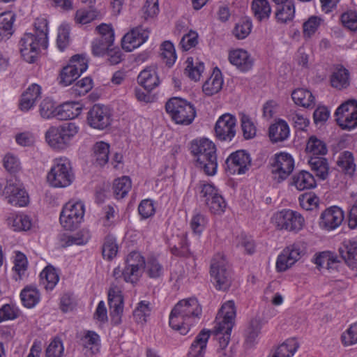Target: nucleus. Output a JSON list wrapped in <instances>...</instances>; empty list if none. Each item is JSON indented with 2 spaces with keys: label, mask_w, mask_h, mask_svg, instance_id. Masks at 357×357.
Listing matches in <instances>:
<instances>
[{
  "label": "nucleus",
  "mask_w": 357,
  "mask_h": 357,
  "mask_svg": "<svg viewBox=\"0 0 357 357\" xmlns=\"http://www.w3.org/2000/svg\"><path fill=\"white\" fill-rule=\"evenodd\" d=\"M202 312V307L197 298L183 299L172 310L169 314V326L181 335H186L190 326L199 320Z\"/></svg>",
  "instance_id": "1"
},
{
  "label": "nucleus",
  "mask_w": 357,
  "mask_h": 357,
  "mask_svg": "<svg viewBox=\"0 0 357 357\" xmlns=\"http://www.w3.org/2000/svg\"><path fill=\"white\" fill-rule=\"evenodd\" d=\"M191 153L195 158V166L208 176L216 174L218 168L216 148L207 139L194 141L191 144Z\"/></svg>",
  "instance_id": "2"
},
{
  "label": "nucleus",
  "mask_w": 357,
  "mask_h": 357,
  "mask_svg": "<svg viewBox=\"0 0 357 357\" xmlns=\"http://www.w3.org/2000/svg\"><path fill=\"white\" fill-rule=\"evenodd\" d=\"M235 317L236 308L233 301L225 303L217 314L214 332L219 341L221 350H224L229 342Z\"/></svg>",
  "instance_id": "3"
},
{
  "label": "nucleus",
  "mask_w": 357,
  "mask_h": 357,
  "mask_svg": "<svg viewBox=\"0 0 357 357\" xmlns=\"http://www.w3.org/2000/svg\"><path fill=\"white\" fill-rule=\"evenodd\" d=\"M75 179L70 161L66 158H56L47 175V181L54 188L69 186Z\"/></svg>",
  "instance_id": "4"
},
{
  "label": "nucleus",
  "mask_w": 357,
  "mask_h": 357,
  "mask_svg": "<svg viewBox=\"0 0 357 357\" xmlns=\"http://www.w3.org/2000/svg\"><path fill=\"white\" fill-rule=\"evenodd\" d=\"M79 128L73 122H66L59 126L50 127L45 133L48 144L54 149H64L78 133Z\"/></svg>",
  "instance_id": "5"
},
{
  "label": "nucleus",
  "mask_w": 357,
  "mask_h": 357,
  "mask_svg": "<svg viewBox=\"0 0 357 357\" xmlns=\"http://www.w3.org/2000/svg\"><path fill=\"white\" fill-rule=\"evenodd\" d=\"M167 112L177 124L190 125L196 116V110L192 104L186 100L174 97L165 105Z\"/></svg>",
  "instance_id": "6"
},
{
  "label": "nucleus",
  "mask_w": 357,
  "mask_h": 357,
  "mask_svg": "<svg viewBox=\"0 0 357 357\" xmlns=\"http://www.w3.org/2000/svg\"><path fill=\"white\" fill-rule=\"evenodd\" d=\"M210 275L211 282L218 291H226L231 284L232 273L225 257L215 255L211 260Z\"/></svg>",
  "instance_id": "7"
},
{
  "label": "nucleus",
  "mask_w": 357,
  "mask_h": 357,
  "mask_svg": "<svg viewBox=\"0 0 357 357\" xmlns=\"http://www.w3.org/2000/svg\"><path fill=\"white\" fill-rule=\"evenodd\" d=\"M272 222L278 229L298 232L303 227L305 220L297 211L282 209L273 214Z\"/></svg>",
  "instance_id": "8"
},
{
  "label": "nucleus",
  "mask_w": 357,
  "mask_h": 357,
  "mask_svg": "<svg viewBox=\"0 0 357 357\" xmlns=\"http://www.w3.org/2000/svg\"><path fill=\"white\" fill-rule=\"evenodd\" d=\"M84 205L82 202H69L63 207L60 214V223L66 230H74L77 228L83 220Z\"/></svg>",
  "instance_id": "9"
},
{
  "label": "nucleus",
  "mask_w": 357,
  "mask_h": 357,
  "mask_svg": "<svg viewBox=\"0 0 357 357\" xmlns=\"http://www.w3.org/2000/svg\"><path fill=\"white\" fill-rule=\"evenodd\" d=\"M88 68V61L83 55L75 54L60 73L59 83L65 86L70 85Z\"/></svg>",
  "instance_id": "10"
},
{
  "label": "nucleus",
  "mask_w": 357,
  "mask_h": 357,
  "mask_svg": "<svg viewBox=\"0 0 357 357\" xmlns=\"http://www.w3.org/2000/svg\"><path fill=\"white\" fill-rule=\"evenodd\" d=\"M271 173L277 183L284 181L293 172L294 160L287 153L280 152L274 155L270 160Z\"/></svg>",
  "instance_id": "11"
},
{
  "label": "nucleus",
  "mask_w": 357,
  "mask_h": 357,
  "mask_svg": "<svg viewBox=\"0 0 357 357\" xmlns=\"http://www.w3.org/2000/svg\"><path fill=\"white\" fill-rule=\"evenodd\" d=\"M338 126L346 130L357 127V100H349L341 104L335 112Z\"/></svg>",
  "instance_id": "12"
},
{
  "label": "nucleus",
  "mask_w": 357,
  "mask_h": 357,
  "mask_svg": "<svg viewBox=\"0 0 357 357\" xmlns=\"http://www.w3.org/2000/svg\"><path fill=\"white\" fill-rule=\"evenodd\" d=\"M112 114L109 107L95 104L87 112L86 123L92 128L103 130L110 126Z\"/></svg>",
  "instance_id": "13"
},
{
  "label": "nucleus",
  "mask_w": 357,
  "mask_h": 357,
  "mask_svg": "<svg viewBox=\"0 0 357 357\" xmlns=\"http://www.w3.org/2000/svg\"><path fill=\"white\" fill-rule=\"evenodd\" d=\"M20 51L24 60L29 63H33L36 61L40 52V47L47 49L48 45H44L35 34L26 33L21 38L19 43Z\"/></svg>",
  "instance_id": "14"
},
{
  "label": "nucleus",
  "mask_w": 357,
  "mask_h": 357,
  "mask_svg": "<svg viewBox=\"0 0 357 357\" xmlns=\"http://www.w3.org/2000/svg\"><path fill=\"white\" fill-rule=\"evenodd\" d=\"M305 252V246L301 242L294 243L285 248L278 257L276 261L277 271L278 272L286 271L301 259Z\"/></svg>",
  "instance_id": "15"
},
{
  "label": "nucleus",
  "mask_w": 357,
  "mask_h": 357,
  "mask_svg": "<svg viewBox=\"0 0 357 357\" xmlns=\"http://www.w3.org/2000/svg\"><path fill=\"white\" fill-rule=\"evenodd\" d=\"M2 195L5 196L8 204L15 206H25L28 204L29 195L16 178L7 181Z\"/></svg>",
  "instance_id": "16"
},
{
  "label": "nucleus",
  "mask_w": 357,
  "mask_h": 357,
  "mask_svg": "<svg viewBox=\"0 0 357 357\" xmlns=\"http://www.w3.org/2000/svg\"><path fill=\"white\" fill-rule=\"evenodd\" d=\"M252 165L250 153L245 150H238L231 153L225 161V169L231 174H243Z\"/></svg>",
  "instance_id": "17"
},
{
  "label": "nucleus",
  "mask_w": 357,
  "mask_h": 357,
  "mask_svg": "<svg viewBox=\"0 0 357 357\" xmlns=\"http://www.w3.org/2000/svg\"><path fill=\"white\" fill-rule=\"evenodd\" d=\"M236 118L229 114L220 116L214 128L217 139L222 142H231L236 135Z\"/></svg>",
  "instance_id": "18"
},
{
  "label": "nucleus",
  "mask_w": 357,
  "mask_h": 357,
  "mask_svg": "<svg viewBox=\"0 0 357 357\" xmlns=\"http://www.w3.org/2000/svg\"><path fill=\"white\" fill-rule=\"evenodd\" d=\"M344 219L343 211L340 207L333 206L325 209L321 213L319 225L321 228L331 231L337 228Z\"/></svg>",
  "instance_id": "19"
},
{
  "label": "nucleus",
  "mask_w": 357,
  "mask_h": 357,
  "mask_svg": "<svg viewBox=\"0 0 357 357\" xmlns=\"http://www.w3.org/2000/svg\"><path fill=\"white\" fill-rule=\"evenodd\" d=\"M108 304L112 323L114 325L120 324L123 311V297L116 287H111L108 291Z\"/></svg>",
  "instance_id": "20"
},
{
  "label": "nucleus",
  "mask_w": 357,
  "mask_h": 357,
  "mask_svg": "<svg viewBox=\"0 0 357 357\" xmlns=\"http://www.w3.org/2000/svg\"><path fill=\"white\" fill-rule=\"evenodd\" d=\"M149 38V31L142 26L133 28L127 33L121 40L122 48L126 52H132L144 43Z\"/></svg>",
  "instance_id": "21"
},
{
  "label": "nucleus",
  "mask_w": 357,
  "mask_h": 357,
  "mask_svg": "<svg viewBox=\"0 0 357 357\" xmlns=\"http://www.w3.org/2000/svg\"><path fill=\"white\" fill-rule=\"evenodd\" d=\"M228 59L232 65L242 72L250 70L253 66V59L250 54L243 49L229 51Z\"/></svg>",
  "instance_id": "22"
},
{
  "label": "nucleus",
  "mask_w": 357,
  "mask_h": 357,
  "mask_svg": "<svg viewBox=\"0 0 357 357\" xmlns=\"http://www.w3.org/2000/svg\"><path fill=\"white\" fill-rule=\"evenodd\" d=\"M330 82L332 87L342 90L350 85V73L341 64L335 66L330 77Z\"/></svg>",
  "instance_id": "23"
},
{
  "label": "nucleus",
  "mask_w": 357,
  "mask_h": 357,
  "mask_svg": "<svg viewBox=\"0 0 357 357\" xmlns=\"http://www.w3.org/2000/svg\"><path fill=\"white\" fill-rule=\"evenodd\" d=\"M41 98V87L37 84H31L22 94L20 109L27 112L35 105L38 99Z\"/></svg>",
  "instance_id": "24"
},
{
  "label": "nucleus",
  "mask_w": 357,
  "mask_h": 357,
  "mask_svg": "<svg viewBox=\"0 0 357 357\" xmlns=\"http://www.w3.org/2000/svg\"><path fill=\"white\" fill-rule=\"evenodd\" d=\"M137 82L148 93L159 86L160 82L156 70L153 67H147L140 72L137 77Z\"/></svg>",
  "instance_id": "25"
},
{
  "label": "nucleus",
  "mask_w": 357,
  "mask_h": 357,
  "mask_svg": "<svg viewBox=\"0 0 357 357\" xmlns=\"http://www.w3.org/2000/svg\"><path fill=\"white\" fill-rule=\"evenodd\" d=\"M145 259L144 257L138 252H131L126 259V268L128 269L130 275L137 281L140 277L139 270L144 268L145 266Z\"/></svg>",
  "instance_id": "26"
},
{
  "label": "nucleus",
  "mask_w": 357,
  "mask_h": 357,
  "mask_svg": "<svg viewBox=\"0 0 357 357\" xmlns=\"http://www.w3.org/2000/svg\"><path fill=\"white\" fill-rule=\"evenodd\" d=\"M289 127L287 123L282 119H279L275 123L271 125L268 129V136L272 143L284 142L289 136Z\"/></svg>",
  "instance_id": "27"
},
{
  "label": "nucleus",
  "mask_w": 357,
  "mask_h": 357,
  "mask_svg": "<svg viewBox=\"0 0 357 357\" xmlns=\"http://www.w3.org/2000/svg\"><path fill=\"white\" fill-rule=\"evenodd\" d=\"M290 185L295 186L298 190L302 191L316 187V181L312 174L303 170L292 176Z\"/></svg>",
  "instance_id": "28"
},
{
  "label": "nucleus",
  "mask_w": 357,
  "mask_h": 357,
  "mask_svg": "<svg viewBox=\"0 0 357 357\" xmlns=\"http://www.w3.org/2000/svg\"><path fill=\"white\" fill-rule=\"evenodd\" d=\"M222 73L218 68H215L210 78L203 84L202 91L206 96H211L218 93L222 89Z\"/></svg>",
  "instance_id": "29"
},
{
  "label": "nucleus",
  "mask_w": 357,
  "mask_h": 357,
  "mask_svg": "<svg viewBox=\"0 0 357 357\" xmlns=\"http://www.w3.org/2000/svg\"><path fill=\"white\" fill-rule=\"evenodd\" d=\"M211 333V331L205 328L198 333L190 347V353L193 356H204Z\"/></svg>",
  "instance_id": "30"
},
{
  "label": "nucleus",
  "mask_w": 357,
  "mask_h": 357,
  "mask_svg": "<svg viewBox=\"0 0 357 357\" xmlns=\"http://www.w3.org/2000/svg\"><path fill=\"white\" fill-rule=\"evenodd\" d=\"M339 252L345 262L354 268L357 264V238L342 244L339 248Z\"/></svg>",
  "instance_id": "31"
},
{
  "label": "nucleus",
  "mask_w": 357,
  "mask_h": 357,
  "mask_svg": "<svg viewBox=\"0 0 357 357\" xmlns=\"http://www.w3.org/2000/svg\"><path fill=\"white\" fill-rule=\"evenodd\" d=\"M308 163L317 177L321 180L327 178L329 165L326 158L321 156H310Z\"/></svg>",
  "instance_id": "32"
},
{
  "label": "nucleus",
  "mask_w": 357,
  "mask_h": 357,
  "mask_svg": "<svg viewBox=\"0 0 357 357\" xmlns=\"http://www.w3.org/2000/svg\"><path fill=\"white\" fill-rule=\"evenodd\" d=\"M81 109L75 102H66L58 107L56 110V117L61 121L73 119L79 116Z\"/></svg>",
  "instance_id": "33"
},
{
  "label": "nucleus",
  "mask_w": 357,
  "mask_h": 357,
  "mask_svg": "<svg viewBox=\"0 0 357 357\" xmlns=\"http://www.w3.org/2000/svg\"><path fill=\"white\" fill-rule=\"evenodd\" d=\"M295 104L305 108L312 107L315 105V98L312 92L304 89H295L291 93Z\"/></svg>",
  "instance_id": "34"
},
{
  "label": "nucleus",
  "mask_w": 357,
  "mask_h": 357,
  "mask_svg": "<svg viewBox=\"0 0 357 357\" xmlns=\"http://www.w3.org/2000/svg\"><path fill=\"white\" fill-rule=\"evenodd\" d=\"M195 191L200 200L205 204L219 193L213 183L206 181H199L196 185Z\"/></svg>",
  "instance_id": "35"
},
{
  "label": "nucleus",
  "mask_w": 357,
  "mask_h": 357,
  "mask_svg": "<svg viewBox=\"0 0 357 357\" xmlns=\"http://www.w3.org/2000/svg\"><path fill=\"white\" fill-rule=\"evenodd\" d=\"M263 325V321L260 317H255L250 321L244 332L246 343L252 344L255 342L261 333Z\"/></svg>",
  "instance_id": "36"
},
{
  "label": "nucleus",
  "mask_w": 357,
  "mask_h": 357,
  "mask_svg": "<svg viewBox=\"0 0 357 357\" xmlns=\"http://www.w3.org/2000/svg\"><path fill=\"white\" fill-rule=\"evenodd\" d=\"M40 293L36 287L26 286L20 293L23 305L27 308H32L40 301Z\"/></svg>",
  "instance_id": "37"
},
{
  "label": "nucleus",
  "mask_w": 357,
  "mask_h": 357,
  "mask_svg": "<svg viewBox=\"0 0 357 357\" xmlns=\"http://www.w3.org/2000/svg\"><path fill=\"white\" fill-rule=\"evenodd\" d=\"M109 144L100 141L93 146V158L99 166H104L109 161Z\"/></svg>",
  "instance_id": "38"
},
{
  "label": "nucleus",
  "mask_w": 357,
  "mask_h": 357,
  "mask_svg": "<svg viewBox=\"0 0 357 357\" xmlns=\"http://www.w3.org/2000/svg\"><path fill=\"white\" fill-rule=\"evenodd\" d=\"M40 283L46 290H52L59 280V276L52 266H46L40 274Z\"/></svg>",
  "instance_id": "39"
},
{
  "label": "nucleus",
  "mask_w": 357,
  "mask_h": 357,
  "mask_svg": "<svg viewBox=\"0 0 357 357\" xmlns=\"http://www.w3.org/2000/svg\"><path fill=\"white\" fill-rule=\"evenodd\" d=\"M15 15L12 12L0 14V39L8 38L13 33V23Z\"/></svg>",
  "instance_id": "40"
},
{
  "label": "nucleus",
  "mask_w": 357,
  "mask_h": 357,
  "mask_svg": "<svg viewBox=\"0 0 357 357\" xmlns=\"http://www.w3.org/2000/svg\"><path fill=\"white\" fill-rule=\"evenodd\" d=\"M252 10L255 17L259 22L269 18L271 8L268 0H253Z\"/></svg>",
  "instance_id": "41"
},
{
  "label": "nucleus",
  "mask_w": 357,
  "mask_h": 357,
  "mask_svg": "<svg viewBox=\"0 0 357 357\" xmlns=\"http://www.w3.org/2000/svg\"><path fill=\"white\" fill-rule=\"evenodd\" d=\"M337 165L342 172L349 176L354 175L356 171L354 155L350 151L342 152L338 157Z\"/></svg>",
  "instance_id": "42"
},
{
  "label": "nucleus",
  "mask_w": 357,
  "mask_h": 357,
  "mask_svg": "<svg viewBox=\"0 0 357 357\" xmlns=\"http://www.w3.org/2000/svg\"><path fill=\"white\" fill-rule=\"evenodd\" d=\"M178 242L172 245L169 243V250L171 253L178 257L188 258L192 255L189 249V245L187 238L185 236H177Z\"/></svg>",
  "instance_id": "43"
},
{
  "label": "nucleus",
  "mask_w": 357,
  "mask_h": 357,
  "mask_svg": "<svg viewBox=\"0 0 357 357\" xmlns=\"http://www.w3.org/2000/svg\"><path fill=\"white\" fill-rule=\"evenodd\" d=\"M7 223L14 231H26L31 227V219L26 215H12Z\"/></svg>",
  "instance_id": "44"
},
{
  "label": "nucleus",
  "mask_w": 357,
  "mask_h": 357,
  "mask_svg": "<svg viewBox=\"0 0 357 357\" xmlns=\"http://www.w3.org/2000/svg\"><path fill=\"white\" fill-rule=\"evenodd\" d=\"M306 151L307 153L312 154L311 156H322L326 154L327 148L323 141L317 139L314 136H312L307 142Z\"/></svg>",
  "instance_id": "45"
},
{
  "label": "nucleus",
  "mask_w": 357,
  "mask_h": 357,
  "mask_svg": "<svg viewBox=\"0 0 357 357\" xmlns=\"http://www.w3.org/2000/svg\"><path fill=\"white\" fill-rule=\"evenodd\" d=\"M144 268H145L147 275L152 279L160 278L164 274L163 266L154 257L148 259Z\"/></svg>",
  "instance_id": "46"
},
{
  "label": "nucleus",
  "mask_w": 357,
  "mask_h": 357,
  "mask_svg": "<svg viewBox=\"0 0 357 357\" xmlns=\"http://www.w3.org/2000/svg\"><path fill=\"white\" fill-rule=\"evenodd\" d=\"M131 188V181L128 176H122L114 180L113 190L116 199L123 198Z\"/></svg>",
  "instance_id": "47"
},
{
  "label": "nucleus",
  "mask_w": 357,
  "mask_h": 357,
  "mask_svg": "<svg viewBox=\"0 0 357 357\" xmlns=\"http://www.w3.org/2000/svg\"><path fill=\"white\" fill-rule=\"evenodd\" d=\"M295 16V5L291 3L290 5L284 4L278 6L275 11V18L278 22L281 23H286L291 21Z\"/></svg>",
  "instance_id": "48"
},
{
  "label": "nucleus",
  "mask_w": 357,
  "mask_h": 357,
  "mask_svg": "<svg viewBox=\"0 0 357 357\" xmlns=\"http://www.w3.org/2000/svg\"><path fill=\"white\" fill-rule=\"evenodd\" d=\"M118 245L115 237L108 235L105 238L102 247V254L104 259L112 260L118 252Z\"/></svg>",
  "instance_id": "49"
},
{
  "label": "nucleus",
  "mask_w": 357,
  "mask_h": 357,
  "mask_svg": "<svg viewBox=\"0 0 357 357\" xmlns=\"http://www.w3.org/2000/svg\"><path fill=\"white\" fill-rule=\"evenodd\" d=\"M299 347V344L296 338L287 339L280 344L274 351L281 357H291Z\"/></svg>",
  "instance_id": "50"
},
{
  "label": "nucleus",
  "mask_w": 357,
  "mask_h": 357,
  "mask_svg": "<svg viewBox=\"0 0 357 357\" xmlns=\"http://www.w3.org/2000/svg\"><path fill=\"white\" fill-rule=\"evenodd\" d=\"M160 56L167 66L171 67L176 60V54L174 46L169 40L165 41L160 48Z\"/></svg>",
  "instance_id": "51"
},
{
  "label": "nucleus",
  "mask_w": 357,
  "mask_h": 357,
  "mask_svg": "<svg viewBox=\"0 0 357 357\" xmlns=\"http://www.w3.org/2000/svg\"><path fill=\"white\" fill-rule=\"evenodd\" d=\"M186 62L187 66L185 70V73L191 79L198 81L204 70V63L197 61L195 64H194L192 58H188Z\"/></svg>",
  "instance_id": "52"
},
{
  "label": "nucleus",
  "mask_w": 357,
  "mask_h": 357,
  "mask_svg": "<svg viewBox=\"0 0 357 357\" xmlns=\"http://www.w3.org/2000/svg\"><path fill=\"white\" fill-rule=\"evenodd\" d=\"M100 17V13L96 9H79L76 11L75 20L81 24H88Z\"/></svg>",
  "instance_id": "53"
},
{
  "label": "nucleus",
  "mask_w": 357,
  "mask_h": 357,
  "mask_svg": "<svg viewBox=\"0 0 357 357\" xmlns=\"http://www.w3.org/2000/svg\"><path fill=\"white\" fill-rule=\"evenodd\" d=\"M114 40L96 38L92 43V52L94 56H103L113 45Z\"/></svg>",
  "instance_id": "54"
},
{
  "label": "nucleus",
  "mask_w": 357,
  "mask_h": 357,
  "mask_svg": "<svg viewBox=\"0 0 357 357\" xmlns=\"http://www.w3.org/2000/svg\"><path fill=\"white\" fill-rule=\"evenodd\" d=\"M35 36L43 44L48 45V22L45 18H37L34 22Z\"/></svg>",
  "instance_id": "55"
},
{
  "label": "nucleus",
  "mask_w": 357,
  "mask_h": 357,
  "mask_svg": "<svg viewBox=\"0 0 357 357\" xmlns=\"http://www.w3.org/2000/svg\"><path fill=\"white\" fill-rule=\"evenodd\" d=\"M151 310L150 302L142 301L137 304L133 312L134 318L138 323L146 322V317L149 316Z\"/></svg>",
  "instance_id": "56"
},
{
  "label": "nucleus",
  "mask_w": 357,
  "mask_h": 357,
  "mask_svg": "<svg viewBox=\"0 0 357 357\" xmlns=\"http://www.w3.org/2000/svg\"><path fill=\"white\" fill-rule=\"evenodd\" d=\"M207 224L208 219L206 216L200 213H196L191 219L190 227L195 234L200 235L205 229Z\"/></svg>",
  "instance_id": "57"
},
{
  "label": "nucleus",
  "mask_w": 357,
  "mask_h": 357,
  "mask_svg": "<svg viewBox=\"0 0 357 357\" xmlns=\"http://www.w3.org/2000/svg\"><path fill=\"white\" fill-rule=\"evenodd\" d=\"M56 110L55 102L49 98L43 99L39 106L40 114L43 119L56 116Z\"/></svg>",
  "instance_id": "58"
},
{
  "label": "nucleus",
  "mask_w": 357,
  "mask_h": 357,
  "mask_svg": "<svg viewBox=\"0 0 357 357\" xmlns=\"http://www.w3.org/2000/svg\"><path fill=\"white\" fill-rule=\"evenodd\" d=\"M211 213L221 214L225 211L227 204L223 197L218 193L205 204Z\"/></svg>",
  "instance_id": "59"
},
{
  "label": "nucleus",
  "mask_w": 357,
  "mask_h": 357,
  "mask_svg": "<svg viewBox=\"0 0 357 357\" xmlns=\"http://www.w3.org/2000/svg\"><path fill=\"white\" fill-rule=\"evenodd\" d=\"M70 27L67 24H61L58 29L56 45L58 48L63 51L69 45Z\"/></svg>",
  "instance_id": "60"
},
{
  "label": "nucleus",
  "mask_w": 357,
  "mask_h": 357,
  "mask_svg": "<svg viewBox=\"0 0 357 357\" xmlns=\"http://www.w3.org/2000/svg\"><path fill=\"white\" fill-rule=\"evenodd\" d=\"M251 29V22L247 20H243L236 24L233 29V34L238 40L244 39L250 34Z\"/></svg>",
  "instance_id": "61"
},
{
  "label": "nucleus",
  "mask_w": 357,
  "mask_h": 357,
  "mask_svg": "<svg viewBox=\"0 0 357 357\" xmlns=\"http://www.w3.org/2000/svg\"><path fill=\"white\" fill-rule=\"evenodd\" d=\"M241 129L243 131V137L245 139H250L256 135V127L250 118L243 114L241 119Z\"/></svg>",
  "instance_id": "62"
},
{
  "label": "nucleus",
  "mask_w": 357,
  "mask_h": 357,
  "mask_svg": "<svg viewBox=\"0 0 357 357\" xmlns=\"http://www.w3.org/2000/svg\"><path fill=\"white\" fill-rule=\"evenodd\" d=\"M63 346L62 342L57 338H54L45 351L46 357H61L63 354Z\"/></svg>",
  "instance_id": "63"
},
{
  "label": "nucleus",
  "mask_w": 357,
  "mask_h": 357,
  "mask_svg": "<svg viewBox=\"0 0 357 357\" xmlns=\"http://www.w3.org/2000/svg\"><path fill=\"white\" fill-rule=\"evenodd\" d=\"M342 24L351 31L357 30V13L353 10H349L341 15Z\"/></svg>",
  "instance_id": "64"
}]
</instances>
